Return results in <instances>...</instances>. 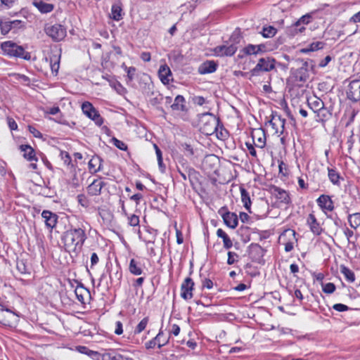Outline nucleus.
I'll return each mask as SVG.
<instances>
[{
    "label": "nucleus",
    "mask_w": 360,
    "mask_h": 360,
    "mask_svg": "<svg viewBox=\"0 0 360 360\" xmlns=\"http://www.w3.org/2000/svg\"><path fill=\"white\" fill-rule=\"evenodd\" d=\"M33 5L41 13H48L51 12L54 8V5L44 2L41 0L34 1Z\"/></svg>",
    "instance_id": "obj_26"
},
{
    "label": "nucleus",
    "mask_w": 360,
    "mask_h": 360,
    "mask_svg": "<svg viewBox=\"0 0 360 360\" xmlns=\"http://www.w3.org/2000/svg\"><path fill=\"white\" fill-rule=\"evenodd\" d=\"M16 269L22 274H29L30 271L25 262L23 260H18L16 262Z\"/></svg>",
    "instance_id": "obj_43"
},
{
    "label": "nucleus",
    "mask_w": 360,
    "mask_h": 360,
    "mask_svg": "<svg viewBox=\"0 0 360 360\" xmlns=\"http://www.w3.org/2000/svg\"><path fill=\"white\" fill-rule=\"evenodd\" d=\"M136 70V68H134V67H129V69H127L126 70V72L127 73V83L133 81V79L134 78Z\"/></svg>",
    "instance_id": "obj_56"
},
{
    "label": "nucleus",
    "mask_w": 360,
    "mask_h": 360,
    "mask_svg": "<svg viewBox=\"0 0 360 360\" xmlns=\"http://www.w3.org/2000/svg\"><path fill=\"white\" fill-rule=\"evenodd\" d=\"M312 19V16L307 13L304 15H302L300 18L298 19V25L301 23L304 27L306 25H308Z\"/></svg>",
    "instance_id": "obj_53"
},
{
    "label": "nucleus",
    "mask_w": 360,
    "mask_h": 360,
    "mask_svg": "<svg viewBox=\"0 0 360 360\" xmlns=\"http://www.w3.org/2000/svg\"><path fill=\"white\" fill-rule=\"evenodd\" d=\"M343 232L347 239L348 243H352L354 245L357 238L356 236H354V231L349 229L348 227L345 226L343 229Z\"/></svg>",
    "instance_id": "obj_40"
},
{
    "label": "nucleus",
    "mask_w": 360,
    "mask_h": 360,
    "mask_svg": "<svg viewBox=\"0 0 360 360\" xmlns=\"http://www.w3.org/2000/svg\"><path fill=\"white\" fill-rule=\"evenodd\" d=\"M218 213L222 217L224 224L231 229H235L238 224V218L236 213L228 210L226 206L221 207Z\"/></svg>",
    "instance_id": "obj_7"
},
{
    "label": "nucleus",
    "mask_w": 360,
    "mask_h": 360,
    "mask_svg": "<svg viewBox=\"0 0 360 360\" xmlns=\"http://www.w3.org/2000/svg\"><path fill=\"white\" fill-rule=\"evenodd\" d=\"M103 160L98 155H94L88 163L89 170L91 174H96L102 169Z\"/></svg>",
    "instance_id": "obj_21"
},
{
    "label": "nucleus",
    "mask_w": 360,
    "mask_h": 360,
    "mask_svg": "<svg viewBox=\"0 0 360 360\" xmlns=\"http://www.w3.org/2000/svg\"><path fill=\"white\" fill-rule=\"evenodd\" d=\"M347 97L353 102L360 101V81L357 79L352 80L348 86L347 91Z\"/></svg>",
    "instance_id": "obj_9"
},
{
    "label": "nucleus",
    "mask_w": 360,
    "mask_h": 360,
    "mask_svg": "<svg viewBox=\"0 0 360 360\" xmlns=\"http://www.w3.org/2000/svg\"><path fill=\"white\" fill-rule=\"evenodd\" d=\"M169 337H167L160 329L158 335L155 337L158 348H161L169 342Z\"/></svg>",
    "instance_id": "obj_35"
},
{
    "label": "nucleus",
    "mask_w": 360,
    "mask_h": 360,
    "mask_svg": "<svg viewBox=\"0 0 360 360\" xmlns=\"http://www.w3.org/2000/svg\"><path fill=\"white\" fill-rule=\"evenodd\" d=\"M276 60L271 57L261 58L256 66L250 70L252 76H258L262 72H270L275 68Z\"/></svg>",
    "instance_id": "obj_4"
},
{
    "label": "nucleus",
    "mask_w": 360,
    "mask_h": 360,
    "mask_svg": "<svg viewBox=\"0 0 360 360\" xmlns=\"http://www.w3.org/2000/svg\"><path fill=\"white\" fill-rule=\"evenodd\" d=\"M333 309L338 311H345L349 309V307L345 304L338 303V304H335L333 306Z\"/></svg>",
    "instance_id": "obj_60"
},
{
    "label": "nucleus",
    "mask_w": 360,
    "mask_h": 360,
    "mask_svg": "<svg viewBox=\"0 0 360 360\" xmlns=\"http://www.w3.org/2000/svg\"><path fill=\"white\" fill-rule=\"evenodd\" d=\"M217 236L223 239L224 248L226 250L230 249L233 246V243L229 236L221 229L217 231Z\"/></svg>",
    "instance_id": "obj_31"
},
{
    "label": "nucleus",
    "mask_w": 360,
    "mask_h": 360,
    "mask_svg": "<svg viewBox=\"0 0 360 360\" xmlns=\"http://www.w3.org/2000/svg\"><path fill=\"white\" fill-rule=\"evenodd\" d=\"M249 256L252 262L260 263L263 259L265 250L257 243H252L248 247Z\"/></svg>",
    "instance_id": "obj_10"
},
{
    "label": "nucleus",
    "mask_w": 360,
    "mask_h": 360,
    "mask_svg": "<svg viewBox=\"0 0 360 360\" xmlns=\"http://www.w3.org/2000/svg\"><path fill=\"white\" fill-rule=\"evenodd\" d=\"M243 51L246 55L257 54L256 45H253V44H248L247 46H245L243 49Z\"/></svg>",
    "instance_id": "obj_52"
},
{
    "label": "nucleus",
    "mask_w": 360,
    "mask_h": 360,
    "mask_svg": "<svg viewBox=\"0 0 360 360\" xmlns=\"http://www.w3.org/2000/svg\"><path fill=\"white\" fill-rule=\"evenodd\" d=\"M348 222L349 226L354 229H356L360 226V213L356 212L354 214H348Z\"/></svg>",
    "instance_id": "obj_34"
},
{
    "label": "nucleus",
    "mask_w": 360,
    "mask_h": 360,
    "mask_svg": "<svg viewBox=\"0 0 360 360\" xmlns=\"http://www.w3.org/2000/svg\"><path fill=\"white\" fill-rule=\"evenodd\" d=\"M218 64L214 60H206L202 63L198 68V72L200 75H206L213 73L217 70Z\"/></svg>",
    "instance_id": "obj_18"
},
{
    "label": "nucleus",
    "mask_w": 360,
    "mask_h": 360,
    "mask_svg": "<svg viewBox=\"0 0 360 360\" xmlns=\"http://www.w3.org/2000/svg\"><path fill=\"white\" fill-rule=\"evenodd\" d=\"M122 9L121 6L118 4H113L111 8V18L116 21H118L122 19Z\"/></svg>",
    "instance_id": "obj_38"
},
{
    "label": "nucleus",
    "mask_w": 360,
    "mask_h": 360,
    "mask_svg": "<svg viewBox=\"0 0 360 360\" xmlns=\"http://www.w3.org/2000/svg\"><path fill=\"white\" fill-rule=\"evenodd\" d=\"M20 149L21 151L24 152L23 157L27 160H37V159L35 158L34 150L30 145H21L20 146Z\"/></svg>",
    "instance_id": "obj_28"
},
{
    "label": "nucleus",
    "mask_w": 360,
    "mask_h": 360,
    "mask_svg": "<svg viewBox=\"0 0 360 360\" xmlns=\"http://www.w3.org/2000/svg\"><path fill=\"white\" fill-rule=\"evenodd\" d=\"M328 176L330 182L334 185H340V179H341L340 173L335 168H328Z\"/></svg>",
    "instance_id": "obj_32"
},
{
    "label": "nucleus",
    "mask_w": 360,
    "mask_h": 360,
    "mask_svg": "<svg viewBox=\"0 0 360 360\" xmlns=\"http://www.w3.org/2000/svg\"><path fill=\"white\" fill-rule=\"evenodd\" d=\"M273 194L277 200L282 204L289 205L291 203V199L288 192L281 188L274 186L273 188Z\"/></svg>",
    "instance_id": "obj_14"
},
{
    "label": "nucleus",
    "mask_w": 360,
    "mask_h": 360,
    "mask_svg": "<svg viewBox=\"0 0 360 360\" xmlns=\"http://www.w3.org/2000/svg\"><path fill=\"white\" fill-rule=\"evenodd\" d=\"M0 29L2 34H8L12 30L10 21H3Z\"/></svg>",
    "instance_id": "obj_50"
},
{
    "label": "nucleus",
    "mask_w": 360,
    "mask_h": 360,
    "mask_svg": "<svg viewBox=\"0 0 360 360\" xmlns=\"http://www.w3.org/2000/svg\"><path fill=\"white\" fill-rule=\"evenodd\" d=\"M307 223L309 225L311 231L316 236H319L321 234L323 229L321 227L320 224L318 222L316 217L314 214H309L307 219Z\"/></svg>",
    "instance_id": "obj_19"
},
{
    "label": "nucleus",
    "mask_w": 360,
    "mask_h": 360,
    "mask_svg": "<svg viewBox=\"0 0 360 360\" xmlns=\"http://www.w3.org/2000/svg\"><path fill=\"white\" fill-rule=\"evenodd\" d=\"M325 43L323 41H316L309 45V50L311 51H315L323 48Z\"/></svg>",
    "instance_id": "obj_51"
},
{
    "label": "nucleus",
    "mask_w": 360,
    "mask_h": 360,
    "mask_svg": "<svg viewBox=\"0 0 360 360\" xmlns=\"http://www.w3.org/2000/svg\"><path fill=\"white\" fill-rule=\"evenodd\" d=\"M277 32V30L273 26L263 27L260 32L264 38L273 37Z\"/></svg>",
    "instance_id": "obj_39"
},
{
    "label": "nucleus",
    "mask_w": 360,
    "mask_h": 360,
    "mask_svg": "<svg viewBox=\"0 0 360 360\" xmlns=\"http://www.w3.org/2000/svg\"><path fill=\"white\" fill-rule=\"evenodd\" d=\"M129 224L132 226H139V217L136 214H132L129 217Z\"/></svg>",
    "instance_id": "obj_59"
},
{
    "label": "nucleus",
    "mask_w": 360,
    "mask_h": 360,
    "mask_svg": "<svg viewBox=\"0 0 360 360\" xmlns=\"http://www.w3.org/2000/svg\"><path fill=\"white\" fill-rule=\"evenodd\" d=\"M193 286L194 282L190 277L185 278L181 286V297L186 300L191 299Z\"/></svg>",
    "instance_id": "obj_12"
},
{
    "label": "nucleus",
    "mask_w": 360,
    "mask_h": 360,
    "mask_svg": "<svg viewBox=\"0 0 360 360\" xmlns=\"http://www.w3.org/2000/svg\"><path fill=\"white\" fill-rule=\"evenodd\" d=\"M112 360H133V359L125 356L121 354L113 353Z\"/></svg>",
    "instance_id": "obj_64"
},
{
    "label": "nucleus",
    "mask_w": 360,
    "mask_h": 360,
    "mask_svg": "<svg viewBox=\"0 0 360 360\" xmlns=\"http://www.w3.org/2000/svg\"><path fill=\"white\" fill-rule=\"evenodd\" d=\"M309 107L316 113L325 107L323 101L319 98L315 97L313 99H308Z\"/></svg>",
    "instance_id": "obj_29"
},
{
    "label": "nucleus",
    "mask_w": 360,
    "mask_h": 360,
    "mask_svg": "<svg viewBox=\"0 0 360 360\" xmlns=\"http://www.w3.org/2000/svg\"><path fill=\"white\" fill-rule=\"evenodd\" d=\"M8 125L11 130H16L18 129V124L11 117L7 118Z\"/></svg>",
    "instance_id": "obj_63"
},
{
    "label": "nucleus",
    "mask_w": 360,
    "mask_h": 360,
    "mask_svg": "<svg viewBox=\"0 0 360 360\" xmlns=\"http://www.w3.org/2000/svg\"><path fill=\"white\" fill-rule=\"evenodd\" d=\"M242 39V35L240 29L237 28L236 30L232 33L231 36L230 37V41L232 43L231 44H239L240 41V39Z\"/></svg>",
    "instance_id": "obj_42"
},
{
    "label": "nucleus",
    "mask_w": 360,
    "mask_h": 360,
    "mask_svg": "<svg viewBox=\"0 0 360 360\" xmlns=\"http://www.w3.org/2000/svg\"><path fill=\"white\" fill-rule=\"evenodd\" d=\"M318 205L322 210L333 211L334 210V203L331 198L328 195H321L316 200Z\"/></svg>",
    "instance_id": "obj_17"
},
{
    "label": "nucleus",
    "mask_w": 360,
    "mask_h": 360,
    "mask_svg": "<svg viewBox=\"0 0 360 360\" xmlns=\"http://www.w3.org/2000/svg\"><path fill=\"white\" fill-rule=\"evenodd\" d=\"M238 48L235 44L220 45L214 49V53L217 56H232L236 52Z\"/></svg>",
    "instance_id": "obj_11"
},
{
    "label": "nucleus",
    "mask_w": 360,
    "mask_h": 360,
    "mask_svg": "<svg viewBox=\"0 0 360 360\" xmlns=\"http://www.w3.org/2000/svg\"><path fill=\"white\" fill-rule=\"evenodd\" d=\"M41 217L44 219L46 226L48 229L52 230L54 227H56L58 218L56 213H53L49 210H44L41 213Z\"/></svg>",
    "instance_id": "obj_13"
},
{
    "label": "nucleus",
    "mask_w": 360,
    "mask_h": 360,
    "mask_svg": "<svg viewBox=\"0 0 360 360\" xmlns=\"http://www.w3.org/2000/svg\"><path fill=\"white\" fill-rule=\"evenodd\" d=\"M267 122L271 126L272 129L275 130V133L278 132V127L280 126L281 127V134H283L285 120L282 118L277 112H272L271 118L268 120Z\"/></svg>",
    "instance_id": "obj_15"
},
{
    "label": "nucleus",
    "mask_w": 360,
    "mask_h": 360,
    "mask_svg": "<svg viewBox=\"0 0 360 360\" xmlns=\"http://www.w3.org/2000/svg\"><path fill=\"white\" fill-rule=\"evenodd\" d=\"M238 255L233 252H228V259L227 264L229 265L233 264L235 262L238 261Z\"/></svg>",
    "instance_id": "obj_55"
},
{
    "label": "nucleus",
    "mask_w": 360,
    "mask_h": 360,
    "mask_svg": "<svg viewBox=\"0 0 360 360\" xmlns=\"http://www.w3.org/2000/svg\"><path fill=\"white\" fill-rule=\"evenodd\" d=\"M322 290L326 294H331L335 290V285L333 283H321Z\"/></svg>",
    "instance_id": "obj_47"
},
{
    "label": "nucleus",
    "mask_w": 360,
    "mask_h": 360,
    "mask_svg": "<svg viewBox=\"0 0 360 360\" xmlns=\"http://www.w3.org/2000/svg\"><path fill=\"white\" fill-rule=\"evenodd\" d=\"M340 272L345 276L347 281L353 283L355 281L354 272L345 265H340Z\"/></svg>",
    "instance_id": "obj_36"
},
{
    "label": "nucleus",
    "mask_w": 360,
    "mask_h": 360,
    "mask_svg": "<svg viewBox=\"0 0 360 360\" xmlns=\"http://www.w3.org/2000/svg\"><path fill=\"white\" fill-rule=\"evenodd\" d=\"M101 177L94 179L92 183L87 187L88 193L91 195H99L101 193V189L106 185V184L101 180Z\"/></svg>",
    "instance_id": "obj_16"
},
{
    "label": "nucleus",
    "mask_w": 360,
    "mask_h": 360,
    "mask_svg": "<svg viewBox=\"0 0 360 360\" xmlns=\"http://www.w3.org/2000/svg\"><path fill=\"white\" fill-rule=\"evenodd\" d=\"M160 79L164 84H168L171 80L172 72L169 68L166 65H160L158 70Z\"/></svg>",
    "instance_id": "obj_22"
},
{
    "label": "nucleus",
    "mask_w": 360,
    "mask_h": 360,
    "mask_svg": "<svg viewBox=\"0 0 360 360\" xmlns=\"http://www.w3.org/2000/svg\"><path fill=\"white\" fill-rule=\"evenodd\" d=\"M149 321L148 317L143 318L134 329V334H139L143 331Z\"/></svg>",
    "instance_id": "obj_41"
},
{
    "label": "nucleus",
    "mask_w": 360,
    "mask_h": 360,
    "mask_svg": "<svg viewBox=\"0 0 360 360\" xmlns=\"http://www.w3.org/2000/svg\"><path fill=\"white\" fill-rule=\"evenodd\" d=\"M86 238L87 236L84 229L73 226L65 231L61 237L65 250L77 253L82 249Z\"/></svg>",
    "instance_id": "obj_1"
},
{
    "label": "nucleus",
    "mask_w": 360,
    "mask_h": 360,
    "mask_svg": "<svg viewBox=\"0 0 360 360\" xmlns=\"http://www.w3.org/2000/svg\"><path fill=\"white\" fill-rule=\"evenodd\" d=\"M82 110L84 115L94 121L96 125L100 127L103 124V118L90 102H84L82 105Z\"/></svg>",
    "instance_id": "obj_6"
},
{
    "label": "nucleus",
    "mask_w": 360,
    "mask_h": 360,
    "mask_svg": "<svg viewBox=\"0 0 360 360\" xmlns=\"http://www.w3.org/2000/svg\"><path fill=\"white\" fill-rule=\"evenodd\" d=\"M1 49L4 53L10 56L30 60V53L26 52L22 46L18 45L12 41H6L1 44Z\"/></svg>",
    "instance_id": "obj_3"
},
{
    "label": "nucleus",
    "mask_w": 360,
    "mask_h": 360,
    "mask_svg": "<svg viewBox=\"0 0 360 360\" xmlns=\"http://www.w3.org/2000/svg\"><path fill=\"white\" fill-rule=\"evenodd\" d=\"M252 137L255 145L260 148H263L266 145V136L264 131H257L252 132Z\"/></svg>",
    "instance_id": "obj_25"
},
{
    "label": "nucleus",
    "mask_w": 360,
    "mask_h": 360,
    "mask_svg": "<svg viewBox=\"0 0 360 360\" xmlns=\"http://www.w3.org/2000/svg\"><path fill=\"white\" fill-rule=\"evenodd\" d=\"M12 30L13 29H20L25 27V22H22L19 20H15L10 21Z\"/></svg>",
    "instance_id": "obj_57"
},
{
    "label": "nucleus",
    "mask_w": 360,
    "mask_h": 360,
    "mask_svg": "<svg viewBox=\"0 0 360 360\" xmlns=\"http://www.w3.org/2000/svg\"><path fill=\"white\" fill-rule=\"evenodd\" d=\"M111 143L121 150L126 151L127 150V146L123 141L113 137L111 139Z\"/></svg>",
    "instance_id": "obj_49"
},
{
    "label": "nucleus",
    "mask_w": 360,
    "mask_h": 360,
    "mask_svg": "<svg viewBox=\"0 0 360 360\" xmlns=\"http://www.w3.org/2000/svg\"><path fill=\"white\" fill-rule=\"evenodd\" d=\"M46 34L53 41H59L66 36V30L60 24L46 25L44 28Z\"/></svg>",
    "instance_id": "obj_5"
},
{
    "label": "nucleus",
    "mask_w": 360,
    "mask_h": 360,
    "mask_svg": "<svg viewBox=\"0 0 360 360\" xmlns=\"http://www.w3.org/2000/svg\"><path fill=\"white\" fill-rule=\"evenodd\" d=\"M59 63V58L56 55H53L50 57V65L52 72H58Z\"/></svg>",
    "instance_id": "obj_44"
},
{
    "label": "nucleus",
    "mask_w": 360,
    "mask_h": 360,
    "mask_svg": "<svg viewBox=\"0 0 360 360\" xmlns=\"http://www.w3.org/2000/svg\"><path fill=\"white\" fill-rule=\"evenodd\" d=\"M193 101L195 104L198 105H202L206 102L205 98L200 96L193 97Z\"/></svg>",
    "instance_id": "obj_62"
},
{
    "label": "nucleus",
    "mask_w": 360,
    "mask_h": 360,
    "mask_svg": "<svg viewBox=\"0 0 360 360\" xmlns=\"http://www.w3.org/2000/svg\"><path fill=\"white\" fill-rule=\"evenodd\" d=\"M292 75L295 77V81L304 82L309 77V74L305 68H299L297 69H291Z\"/></svg>",
    "instance_id": "obj_24"
},
{
    "label": "nucleus",
    "mask_w": 360,
    "mask_h": 360,
    "mask_svg": "<svg viewBox=\"0 0 360 360\" xmlns=\"http://www.w3.org/2000/svg\"><path fill=\"white\" fill-rule=\"evenodd\" d=\"M181 147L182 150L184 151L185 155L186 156H193L194 154L193 148V147L187 143H183L181 144Z\"/></svg>",
    "instance_id": "obj_48"
},
{
    "label": "nucleus",
    "mask_w": 360,
    "mask_h": 360,
    "mask_svg": "<svg viewBox=\"0 0 360 360\" xmlns=\"http://www.w3.org/2000/svg\"><path fill=\"white\" fill-rule=\"evenodd\" d=\"M182 167L184 169V171H182L180 168L178 167V172L180 174L183 180L186 181L187 179V176L189 179V181L193 185V181H198L199 176V172L196 171L193 167H190L187 163L182 164Z\"/></svg>",
    "instance_id": "obj_8"
},
{
    "label": "nucleus",
    "mask_w": 360,
    "mask_h": 360,
    "mask_svg": "<svg viewBox=\"0 0 360 360\" xmlns=\"http://www.w3.org/2000/svg\"><path fill=\"white\" fill-rule=\"evenodd\" d=\"M297 24L298 20L289 27L288 32L292 36H295L298 33H302L306 29L301 23L299 25Z\"/></svg>",
    "instance_id": "obj_37"
},
{
    "label": "nucleus",
    "mask_w": 360,
    "mask_h": 360,
    "mask_svg": "<svg viewBox=\"0 0 360 360\" xmlns=\"http://www.w3.org/2000/svg\"><path fill=\"white\" fill-rule=\"evenodd\" d=\"M77 201L79 205L84 207H87L89 205V202L87 198L84 194H79L77 195Z\"/></svg>",
    "instance_id": "obj_54"
},
{
    "label": "nucleus",
    "mask_w": 360,
    "mask_h": 360,
    "mask_svg": "<svg viewBox=\"0 0 360 360\" xmlns=\"http://www.w3.org/2000/svg\"><path fill=\"white\" fill-rule=\"evenodd\" d=\"M198 122L200 131L207 136L212 135L217 131L220 126L219 118L216 117L211 112L200 114Z\"/></svg>",
    "instance_id": "obj_2"
},
{
    "label": "nucleus",
    "mask_w": 360,
    "mask_h": 360,
    "mask_svg": "<svg viewBox=\"0 0 360 360\" xmlns=\"http://www.w3.org/2000/svg\"><path fill=\"white\" fill-rule=\"evenodd\" d=\"M129 272L134 276H139L143 274V269L141 263L135 259H131L129 265Z\"/></svg>",
    "instance_id": "obj_27"
},
{
    "label": "nucleus",
    "mask_w": 360,
    "mask_h": 360,
    "mask_svg": "<svg viewBox=\"0 0 360 360\" xmlns=\"http://www.w3.org/2000/svg\"><path fill=\"white\" fill-rule=\"evenodd\" d=\"M60 157H61V159L63 160L64 163L65 165H69L71 162H72V159H71V157L70 155V154L66 152V151H61L60 152Z\"/></svg>",
    "instance_id": "obj_58"
},
{
    "label": "nucleus",
    "mask_w": 360,
    "mask_h": 360,
    "mask_svg": "<svg viewBox=\"0 0 360 360\" xmlns=\"http://www.w3.org/2000/svg\"><path fill=\"white\" fill-rule=\"evenodd\" d=\"M77 351H79L80 353L88 355L93 359L100 360L101 353L96 351H93L85 346L77 347Z\"/></svg>",
    "instance_id": "obj_33"
},
{
    "label": "nucleus",
    "mask_w": 360,
    "mask_h": 360,
    "mask_svg": "<svg viewBox=\"0 0 360 360\" xmlns=\"http://www.w3.org/2000/svg\"><path fill=\"white\" fill-rule=\"evenodd\" d=\"M240 191L241 194V200L243 203V206L250 213H251V200L250 195L248 192L243 187L240 188Z\"/></svg>",
    "instance_id": "obj_30"
},
{
    "label": "nucleus",
    "mask_w": 360,
    "mask_h": 360,
    "mask_svg": "<svg viewBox=\"0 0 360 360\" xmlns=\"http://www.w3.org/2000/svg\"><path fill=\"white\" fill-rule=\"evenodd\" d=\"M77 299L82 304H85L86 297L90 298L91 294L89 290L86 288L82 283H79L75 290Z\"/></svg>",
    "instance_id": "obj_20"
},
{
    "label": "nucleus",
    "mask_w": 360,
    "mask_h": 360,
    "mask_svg": "<svg viewBox=\"0 0 360 360\" xmlns=\"http://www.w3.org/2000/svg\"><path fill=\"white\" fill-rule=\"evenodd\" d=\"M29 131L36 138H42V134L32 126L28 127Z\"/></svg>",
    "instance_id": "obj_61"
},
{
    "label": "nucleus",
    "mask_w": 360,
    "mask_h": 360,
    "mask_svg": "<svg viewBox=\"0 0 360 360\" xmlns=\"http://www.w3.org/2000/svg\"><path fill=\"white\" fill-rule=\"evenodd\" d=\"M152 96H153V97L150 99V103L152 105H157L162 103L163 100V96L162 94L152 92Z\"/></svg>",
    "instance_id": "obj_46"
},
{
    "label": "nucleus",
    "mask_w": 360,
    "mask_h": 360,
    "mask_svg": "<svg viewBox=\"0 0 360 360\" xmlns=\"http://www.w3.org/2000/svg\"><path fill=\"white\" fill-rule=\"evenodd\" d=\"M316 113L317 114L319 119L322 122L328 120L331 115L330 111L325 107L321 110L317 111Z\"/></svg>",
    "instance_id": "obj_45"
},
{
    "label": "nucleus",
    "mask_w": 360,
    "mask_h": 360,
    "mask_svg": "<svg viewBox=\"0 0 360 360\" xmlns=\"http://www.w3.org/2000/svg\"><path fill=\"white\" fill-rule=\"evenodd\" d=\"M170 108L173 111H186L187 108L184 97L181 95L176 96L174 98V103L170 105Z\"/></svg>",
    "instance_id": "obj_23"
}]
</instances>
